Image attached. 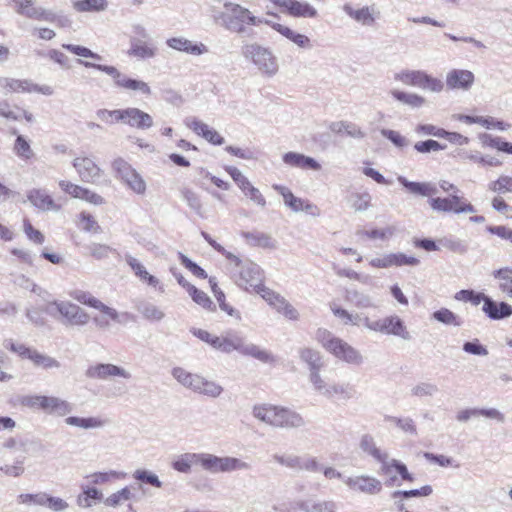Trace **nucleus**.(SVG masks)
<instances>
[{
  "label": "nucleus",
  "instance_id": "obj_1",
  "mask_svg": "<svg viewBox=\"0 0 512 512\" xmlns=\"http://www.w3.org/2000/svg\"><path fill=\"white\" fill-rule=\"evenodd\" d=\"M217 350L227 354L237 351L243 356L252 357L264 364L273 365L277 361L271 351L247 342L241 332L233 329L226 330L219 336Z\"/></svg>",
  "mask_w": 512,
  "mask_h": 512
},
{
  "label": "nucleus",
  "instance_id": "obj_2",
  "mask_svg": "<svg viewBox=\"0 0 512 512\" xmlns=\"http://www.w3.org/2000/svg\"><path fill=\"white\" fill-rule=\"evenodd\" d=\"M315 340L339 361L354 366H361L364 363V356L358 349L334 336L327 329L319 328L315 333Z\"/></svg>",
  "mask_w": 512,
  "mask_h": 512
},
{
  "label": "nucleus",
  "instance_id": "obj_3",
  "mask_svg": "<svg viewBox=\"0 0 512 512\" xmlns=\"http://www.w3.org/2000/svg\"><path fill=\"white\" fill-rule=\"evenodd\" d=\"M226 12L222 14L223 26L234 33L244 34L246 26L265 24L267 19L256 17L247 8L233 2L224 3Z\"/></svg>",
  "mask_w": 512,
  "mask_h": 512
},
{
  "label": "nucleus",
  "instance_id": "obj_4",
  "mask_svg": "<svg viewBox=\"0 0 512 512\" xmlns=\"http://www.w3.org/2000/svg\"><path fill=\"white\" fill-rule=\"evenodd\" d=\"M171 374L179 384L195 393L217 398L223 392L222 386L218 383L207 380L201 375L188 372L182 367H174Z\"/></svg>",
  "mask_w": 512,
  "mask_h": 512
},
{
  "label": "nucleus",
  "instance_id": "obj_5",
  "mask_svg": "<svg viewBox=\"0 0 512 512\" xmlns=\"http://www.w3.org/2000/svg\"><path fill=\"white\" fill-rule=\"evenodd\" d=\"M77 63L84 66L85 68L96 69L112 77L115 86L118 88L138 92L146 96L151 95L152 91L147 82L139 79L130 78L127 75L121 73L115 66L102 65L82 59H78Z\"/></svg>",
  "mask_w": 512,
  "mask_h": 512
},
{
  "label": "nucleus",
  "instance_id": "obj_6",
  "mask_svg": "<svg viewBox=\"0 0 512 512\" xmlns=\"http://www.w3.org/2000/svg\"><path fill=\"white\" fill-rule=\"evenodd\" d=\"M242 56L251 61L258 70L269 77L274 76L279 69L277 58L273 52L258 43H245L241 47Z\"/></svg>",
  "mask_w": 512,
  "mask_h": 512
},
{
  "label": "nucleus",
  "instance_id": "obj_7",
  "mask_svg": "<svg viewBox=\"0 0 512 512\" xmlns=\"http://www.w3.org/2000/svg\"><path fill=\"white\" fill-rule=\"evenodd\" d=\"M394 79L407 86L417 87L432 93H440L444 89V83L423 70L404 69L394 75Z\"/></svg>",
  "mask_w": 512,
  "mask_h": 512
},
{
  "label": "nucleus",
  "instance_id": "obj_8",
  "mask_svg": "<svg viewBox=\"0 0 512 512\" xmlns=\"http://www.w3.org/2000/svg\"><path fill=\"white\" fill-rule=\"evenodd\" d=\"M22 403L33 409H40L45 413L53 414L59 417L66 416L72 412V405L59 397L31 395L24 397Z\"/></svg>",
  "mask_w": 512,
  "mask_h": 512
},
{
  "label": "nucleus",
  "instance_id": "obj_9",
  "mask_svg": "<svg viewBox=\"0 0 512 512\" xmlns=\"http://www.w3.org/2000/svg\"><path fill=\"white\" fill-rule=\"evenodd\" d=\"M364 326L371 331L397 336L404 340L411 338L404 322L397 315H390L375 321L364 317Z\"/></svg>",
  "mask_w": 512,
  "mask_h": 512
},
{
  "label": "nucleus",
  "instance_id": "obj_10",
  "mask_svg": "<svg viewBox=\"0 0 512 512\" xmlns=\"http://www.w3.org/2000/svg\"><path fill=\"white\" fill-rule=\"evenodd\" d=\"M69 296L83 305L99 310L115 323L124 324L126 319L129 317V313L118 312L116 309L109 307L98 300L90 292L75 289L69 292Z\"/></svg>",
  "mask_w": 512,
  "mask_h": 512
},
{
  "label": "nucleus",
  "instance_id": "obj_11",
  "mask_svg": "<svg viewBox=\"0 0 512 512\" xmlns=\"http://www.w3.org/2000/svg\"><path fill=\"white\" fill-rule=\"evenodd\" d=\"M112 169L116 178L125 183L136 194H144L146 183L142 176L122 157H118L112 162Z\"/></svg>",
  "mask_w": 512,
  "mask_h": 512
},
{
  "label": "nucleus",
  "instance_id": "obj_12",
  "mask_svg": "<svg viewBox=\"0 0 512 512\" xmlns=\"http://www.w3.org/2000/svg\"><path fill=\"white\" fill-rule=\"evenodd\" d=\"M55 307L57 312L63 317L64 323L70 326H85L90 320L89 314L80 306L70 301H53L49 304L46 312L55 316L51 307Z\"/></svg>",
  "mask_w": 512,
  "mask_h": 512
},
{
  "label": "nucleus",
  "instance_id": "obj_13",
  "mask_svg": "<svg viewBox=\"0 0 512 512\" xmlns=\"http://www.w3.org/2000/svg\"><path fill=\"white\" fill-rule=\"evenodd\" d=\"M235 266L239 269L238 277L235 279L236 284L246 290L257 292L258 288L263 285V274L259 265L251 261H242L240 265Z\"/></svg>",
  "mask_w": 512,
  "mask_h": 512
},
{
  "label": "nucleus",
  "instance_id": "obj_14",
  "mask_svg": "<svg viewBox=\"0 0 512 512\" xmlns=\"http://www.w3.org/2000/svg\"><path fill=\"white\" fill-rule=\"evenodd\" d=\"M342 10L350 19L364 27L374 26L381 16L380 10L375 4L354 7L350 3H345Z\"/></svg>",
  "mask_w": 512,
  "mask_h": 512
},
{
  "label": "nucleus",
  "instance_id": "obj_15",
  "mask_svg": "<svg viewBox=\"0 0 512 512\" xmlns=\"http://www.w3.org/2000/svg\"><path fill=\"white\" fill-rule=\"evenodd\" d=\"M13 2L15 3V11L22 16L38 21H56L54 12L36 6L34 0H13Z\"/></svg>",
  "mask_w": 512,
  "mask_h": 512
},
{
  "label": "nucleus",
  "instance_id": "obj_16",
  "mask_svg": "<svg viewBox=\"0 0 512 512\" xmlns=\"http://www.w3.org/2000/svg\"><path fill=\"white\" fill-rule=\"evenodd\" d=\"M343 482L349 489L369 495H375L382 491L381 481L370 475L362 474L345 477Z\"/></svg>",
  "mask_w": 512,
  "mask_h": 512
},
{
  "label": "nucleus",
  "instance_id": "obj_17",
  "mask_svg": "<svg viewBox=\"0 0 512 512\" xmlns=\"http://www.w3.org/2000/svg\"><path fill=\"white\" fill-rule=\"evenodd\" d=\"M86 377L96 380H107L110 377L131 379L132 375L126 369L111 363L91 365L85 371Z\"/></svg>",
  "mask_w": 512,
  "mask_h": 512
},
{
  "label": "nucleus",
  "instance_id": "obj_18",
  "mask_svg": "<svg viewBox=\"0 0 512 512\" xmlns=\"http://www.w3.org/2000/svg\"><path fill=\"white\" fill-rule=\"evenodd\" d=\"M72 164L83 182L96 184L101 178L102 170L91 157H76Z\"/></svg>",
  "mask_w": 512,
  "mask_h": 512
},
{
  "label": "nucleus",
  "instance_id": "obj_19",
  "mask_svg": "<svg viewBox=\"0 0 512 512\" xmlns=\"http://www.w3.org/2000/svg\"><path fill=\"white\" fill-rule=\"evenodd\" d=\"M475 81L474 74L466 69H452L446 75L445 84L450 90L468 91Z\"/></svg>",
  "mask_w": 512,
  "mask_h": 512
},
{
  "label": "nucleus",
  "instance_id": "obj_20",
  "mask_svg": "<svg viewBox=\"0 0 512 512\" xmlns=\"http://www.w3.org/2000/svg\"><path fill=\"white\" fill-rule=\"evenodd\" d=\"M122 122L126 125L137 129H149L153 126V118L148 113L135 108L129 107L122 109Z\"/></svg>",
  "mask_w": 512,
  "mask_h": 512
},
{
  "label": "nucleus",
  "instance_id": "obj_21",
  "mask_svg": "<svg viewBox=\"0 0 512 512\" xmlns=\"http://www.w3.org/2000/svg\"><path fill=\"white\" fill-rule=\"evenodd\" d=\"M485 417L488 419L504 422L505 416L496 408H466L456 414V420L460 423H467L473 418Z\"/></svg>",
  "mask_w": 512,
  "mask_h": 512
},
{
  "label": "nucleus",
  "instance_id": "obj_22",
  "mask_svg": "<svg viewBox=\"0 0 512 512\" xmlns=\"http://www.w3.org/2000/svg\"><path fill=\"white\" fill-rule=\"evenodd\" d=\"M185 125L213 145H222L225 142L224 138L216 130L194 117L187 118Z\"/></svg>",
  "mask_w": 512,
  "mask_h": 512
},
{
  "label": "nucleus",
  "instance_id": "obj_23",
  "mask_svg": "<svg viewBox=\"0 0 512 512\" xmlns=\"http://www.w3.org/2000/svg\"><path fill=\"white\" fill-rule=\"evenodd\" d=\"M130 48L128 55L139 60L152 59L157 55L158 49L148 40H141L138 37H130Z\"/></svg>",
  "mask_w": 512,
  "mask_h": 512
},
{
  "label": "nucleus",
  "instance_id": "obj_24",
  "mask_svg": "<svg viewBox=\"0 0 512 512\" xmlns=\"http://www.w3.org/2000/svg\"><path fill=\"white\" fill-rule=\"evenodd\" d=\"M304 425L305 420L300 413L286 407H279L274 427L293 429L303 427Z\"/></svg>",
  "mask_w": 512,
  "mask_h": 512
},
{
  "label": "nucleus",
  "instance_id": "obj_25",
  "mask_svg": "<svg viewBox=\"0 0 512 512\" xmlns=\"http://www.w3.org/2000/svg\"><path fill=\"white\" fill-rule=\"evenodd\" d=\"M482 311L491 320H503L512 316V306L509 303L497 302L491 297L485 300Z\"/></svg>",
  "mask_w": 512,
  "mask_h": 512
},
{
  "label": "nucleus",
  "instance_id": "obj_26",
  "mask_svg": "<svg viewBox=\"0 0 512 512\" xmlns=\"http://www.w3.org/2000/svg\"><path fill=\"white\" fill-rule=\"evenodd\" d=\"M457 120L464 122L466 124H479L486 129H497L500 131L508 130L511 125L502 120H497L493 117H483V116H471L465 114H458L455 116Z\"/></svg>",
  "mask_w": 512,
  "mask_h": 512
},
{
  "label": "nucleus",
  "instance_id": "obj_27",
  "mask_svg": "<svg viewBox=\"0 0 512 512\" xmlns=\"http://www.w3.org/2000/svg\"><path fill=\"white\" fill-rule=\"evenodd\" d=\"M283 162L291 167L319 171L321 165L312 157L297 152H287L282 157Z\"/></svg>",
  "mask_w": 512,
  "mask_h": 512
},
{
  "label": "nucleus",
  "instance_id": "obj_28",
  "mask_svg": "<svg viewBox=\"0 0 512 512\" xmlns=\"http://www.w3.org/2000/svg\"><path fill=\"white\" fill-rule=\"evenodd\" d=\"M398 182L411 194L429 197L438 193L437 187L431 182L409 181L404 176H398Z\"/></svg>",
  "mask_w": 512,
  "mask_h": 512
},
{
  "label": "nucleus",
  "instance_id": "obj_29",
  "mask_svg": "<svg viewBox=\"0 0 512 512\" xmlns=\"http://www.w3.org/2000/svg\"><path fill=\"white\" fill-rule=\"evenodd\" d=\"M265 24L271 26L274 30L300 48L310 49L312 47L310 39L304 34L298 33L287 26L274 23L272 21H265Z\"/></svg>",
  "mask_w": 512,
  "mask_h": 512
},
{
  "label": "nucleus",
  "instance_id": "obj_30",
  "mask_svg": "<svg viewBox=\"0 0 512 512\" xmlns=\"http://www.w3.org/2000/svg\"><path fill=\"white\" fill-rule=\"evenodd\" d=\"M345 299L359 309H376L378 308L375 298L358 289H347Z\"/></svg>",
  "mask_w": 512,
  "mask_h": 512
},
{
  "label": "nucleus",
  "instance_id": "obj_31",
  "mask_svg": "<svg viewBox=\"0 0 512 512\" xmlns=\"http://www.w3.org/2000/svg\"><path fill=\"white\" fill-rule=\"evenodd\" d=\"M28 200L38 209L43 211H58L60 206L43 189H32L27 194Z\"/></svg>",
  "mask_w": 512,
  "mask_h": 512
},
{
  "label": "nucleus",
  "instance_id": "obj_32",
  "mask_svg": "<svg viewBox=\"0 0 512 512\" xmlns=\"http://www.w3.org/2000/svg\"><path fill=\"white\" fill-rule=\"evenodd\" d=\"M298 355L300 360L307 365L308 373L323 369L324 362L320 351L310 347H301L298 350Z\"/></svg>",
  "mask_w": 512,
  "mask_h": 512
},
{
  "label": "nucleus",
  "instance_id": "obj_33",
  "mask_svg": "<svg viewBox=\"0 0 512 512\" xmlns=\"http://www.w3.org/2000/svg\"><path fill=\"white\" fill-rule=\"evenodd\" d=\"M359 448L365 455L370 456L376 462H384L385 455L388 453L386 450H382L377 446L374 437L370 434H364L361 436Z\"/></svg>",
  "mask_w": 512,
  "mask_h": 512
},
{
  "label": "nucleus",
  "instance_id": "obj_34",
  "mask_svg": "<svg viewBox=\"0 0 512 512\" xmlns=\"http://www.w3.org/2000/svg\"><path fill=\"white\" fill-rule=\"evenodd\" d=\"M301 512H337V503L333 500H300L297 504Z\"/></svg>",
  "mask_w": 512,
  "mask_h": 512
},
{
  "label": "nucleus",
  "instance_id": "obj_35",
  "mask_svg": "<svg viewBox=\"0 0 512 512\" xmlns=\"http://www.w3.org/2000/svg\"><path fill=\"white\" fill-rule=\"evenodd\" d=\"M104 495L96 487L81 485V493L77 496V505L81 508H91L96 502H103Z\"/></svg>",
  "mask_w": 512,
  "mask_h": 512
},
{
  "label": "nucleus",
  "instance_id": "obj_36",
  "mask_svg": "<svg viewBox=\"0 0 512 512\" xmlns=\"http://www.w3.org/2000/svg\"><path fill=\"white\" fill-rule=\"evenodd\" d=\"M357 390L354 385L349 382H331L327 399H339L348 401L355 397Z\"/></svg>",
  "mask_w": 512,
  "mask_h": 512
},
{
  "label": "nucleus",
  "instance_id": "obj_37",
  "mask_svg": "<svg viewBox=\"0 0 512 512\" xmlns=\"http://www.w3.org/2000/svg\"><path fill=\"white\" fill-rule=\"evenodd\" d=\"M279 407L280 406L267 403L257 404L253 406L252 414L259 421L274 427L277 420Z\"/></svg>",
  "mask_w": 512,
  "mask_h": 512
},
{
  "label": "nucleus",
  "instance_id": "obj_38",
  "mask_svg": "<svg viewBox=\"0 0 512 512\" xmlns=\"http://www.w3.org/2000/svg\"><path fill=\"white\" fill-rule=\"evenodd\" d=\"M492 277L498 282L499 291L512 298V266H505L492 272Z\"/></svg>",
  "mask_w": 512,
  "mask_h": 512
},
{
  "label": "nucleus",
  "instance_id": "obj_39",
  "mask_svg": "<svg viewBox=\"0 0 512 512\" xmlns=\"http://www.w3.org/2000/svg\"><path fill=\"white\" fill-rule=\"evenodd\" d=\"M242 237L246 240L247 244L253 247L275 249L277 246V242L269 234L264 232H243Z\"/></svg>",
  "mask_w": 512,
  "mask_h": 512
},
{
  "label": "nucleus",
  "instance_id": "obj_40",
  "mask_svg": "<svg viewBox=\"0 0 512 512\" xmlns=\"http://www.w3.org/2000/svg\"><path fill=\"white\" fill-rule=\"evenodd\" d=\"M390 94L396 101L412 109L421 108L426 104V99L417 93L393 89Z\"/></svg>",
  "mask_w": 512,
  "mask_h": 512
},
{
  "label": "nucleus",
  "instance_id": "obj_41",
  "mask_svg": "<svg viewBox=\"0 0 512 512\" xmlns=\"http://www.w3.org/2000/svg\"><path fill=\"white\" fill-rule=\"evenodd\" d=\"M127 477V473L123 471L109 470L98 471L87 475L85 478L91 485H104L116 480H123Z\"/></svg>",
  "mask_w": 512,
  "mask_h": 512
},
{
  "label": "nucleus",
  "instance_id": "obj_42",
  "mask_svg": "<svg viewBox=\"0 0 512 512\" xmlns=\"http://www.w3.org/2000/svg\"><path fill=\"white\" fill-rule=\"evenodd\" d=\"M193 465L200 466V453L187 452L181 454L171 464L175 471L183 474L190 473Z\"/></svg>",
  "mask_w": 512,
  "mask_h": 512
},
{
  "label": "nucleus",
  "instance_id": "obj_43",
  "mask_svg": "<svg viewBox=\"0 0 512 512\" xmlns=\"http://www.w3.org/2000/svg\"><path fill=\"white\" fill-rule=\"evenodd\" d=\"M200 467L211 473H224V456H217L211 453H200Z\"/></svg>",
  "mask_w": 512,
  "mask_h": 512
},
{
  "label": "nucleus",
  "instance_id": "obj_44",
  "mask_svg": "<svg viewBox=\"0 0 512 512\" xmlns=\"http://www.w3.org/2000/svg\"><path fill=\"white\" fill-rule=\"evenodd\" d=\"M126 262L141 281L146 282L149 286L152 287H157L160 284L159 279L149 274L145 266L141 264L135 257L127 255Z\"/></svg>",
  "mask_w": 512,
  "mask_h": 512
},
{
  "label": "nucleus",
  "instance_id": "obj_45",
  "mask_svg": "<svg viewBox=\"0 0 512 512\" xmlns=\"http://www.w3.org/2000/svg\"><path fill=\"white\" fill-rule=\"evenodd\" d=\"M65 423L69 426L88 430L102 428L106 421L99 417L69 416L65 419Z\"/></svg>",
  "mask_w": 512,
  "mask_h": 512
},
{
  "label": "nucleus",
  "instance_id": "obj_46",
  "mask_svg": "<svg viewBox=\"0 0 512 512\" xmlns=\"http://www.w3.org/2000/svg\"><path fill=\"white\" fill-rule=\"evenodd\" d=\"M0 87L7 93H30L31 80L0 77Z\"/></svg>",
  "mask_w": 512,
  "mask_h": 512
},
{
  "label": "nucleus",
  "instance_id": "obj_47",
  "mask_svg": "<svg viewBox=\"0 0 512 512\" xmlns=\"http://www.w3.org/2000/svg\"><path fill=\"white\" fill-rule=\"evenodd\" d=\"M308 381L315 393L327 397L331 382L322 374V370H316L308 373Z\"/></svg>",
  "mask_w": 512,
  "mask_h": 512
},
{
  "label": "nucleus",
  "instance_id": "obj_48",
  "mask_svg": "<svg viewBox=\"0 0 512 512\" xmlns=\"http://www.w3.org/2000/svg\"><path fill=\"white\" fill-rule=\"evenodd\" d=\"M272 188L283 197L284 204L293 212L297 213L302 211L304 199L296 197L289 188L283 185L274 184Z\"/></svg>",
  "mask_w": 512,
  "mask_h": 512
},
{
  "label": "nucleus",
  "instance_id": "obj_49",
  "mask_svg": "<svg viewBox=\"0 0 512 512\" xmlns=\"http://www.w3.org/2000/svg\"><path fill=\"white\" fill-rule=\"evenodd\" d=\"M72 6L77 12H102L107 10V0H72Z\"/></svg>",
  "mask_w": 512,
  "mask_h": 512
},
{
  "label": "nucleus",
  "instance_id": "obj_50",
  "mask_svg": "<svg viewBox=\"0 0 512 512\" xmlns=\"http://www.w3.org/2000/svg\"><path fill=\"white\" fill-rule=\"evenodd\" d=\"M138 312L149 321H161L165 317V313L155 304L141 301L136 306Z\"/></svg>",
  "mask_w": 512,
  "mask_h": 512
},
{
  "label": "nucleus",
  "instance_id": "obj_51",
  "mask_svg": "<svg viewBox=\"0 0 512 512\" xmlns=\"http://www.w3.org/2000/svg\"><path fill=\"white\" fill-rule=\"evenodd\" d=\"M133 494L130 487L125 486L120 490L110 494L106 498H103V504L107 507L117 508L126 501L132 498Z\"/></svg>",
  "mask_w": 512,
  "mask_h": 512
},
{
  "label": "nucleus",
  "instance_id": "obj_52",
  "mask_svg": "<svg viewBox=\"0 0 512 512\" xmlns=\"http://www.w3.org/2000/svg\"><path fill=\"white\" fill-rule=\"evenodd\" d=\"M454 298L457 301L470 302L471 304L477 306L481 302H483V305H485V300L489 298V296L485 295L482 292H475L474 290L463 289L458 291L455 294Z\"/></svg>",
  "mask_w": 512,
  "mask_h": 512
},
{
  "label": "nucleus",
  "instance_id": "obj_53",
  "mask_svg": "<svg viewBox=\"0 0 512 512\" xmlns=\"http://www.w3.org/2000/svg\"><path fill=\"white\" fill-rule=\"evenodd\" d=\"M289 15L293 17L314 18L317 16V10L307 2L294 0L292 7H290Z\"/></svg>",
  "mask_w": 512,
  "mask_h": 512
},
{
  "label": "nucleus",
  "instance_id": "obj_54",
  "mask_svg": "<svg viewBox=\"0 0 512 512\" xmlns=\"http://www.w3.org/2000/svg\"><path fill=\"white\" fill-rule=\"evenodd\" d=\"M396 232V228L394 226H387L382 229H372V230H358L356 234L361 237H367L372 240L380 239L387 240L392 237Z\"/></svg>",
  "mask_w": 512,
  "mask_h": 512
},
{
  "label": "nucleus",
  "instance_id": "obj_55",
  "mask_svg": "<svg viewBox=\"0 0 512 512\" xmlns=\"http://www.w3.org/2000/svg\"><path fill=\"white\" fill-rule=\"evenodd\" d=\"M438 243L442 247H444L454 253L465 254L468 251L467 243L465 241H463L459 238L453 237V236L443 237L438 240Z\"/></svg>",
  "mask_w": 512,
  "mask_h": 512
},
{
  "label": "nucleus",
  "instance_id": "obj_56",
  "mask_svg": "<svg viewBox=\"0 0 512 512\" xmlns=\"http://www.w3.org/2000/svg\"><path fill=\"white\" fill-rule=\"evenodd\" d=\"M30 361L36 366L43 369H52V368H59L60 362L56 360L55 358L48 356L46 354L40 353L35 349L34 352H32V357Z\"/></svg>",
  "mask_w": 512,
  "mask_h": 512
},
{
  "label": "nucleus",
  "instance_id": "obj_57",
  "mask_svg": "<svg viewBox=\"0 0 512 512\" xmlns=\"http://www.w3.org/2000/svg\"><path fill=\"white\" fill-rule=\"evenodd\" d=\"M3 346L10 350L13 353H16L19 357L23 359L30 360L32 357V352L35 351V349L26 346L23 343L15 342L13 339L8 338L3 341Z\"/></svg>",
  "mask_w": 512,
  "mask_h": 512
},
{
  "label": "nucleus",
  "instance_id": "obj_58",
  "mask_svg": "<svg viewBox=\"0 0 512 512\" xmlns=\"http://www.w3.org/2000/svg\"><path fill=\"white\" fill-rule=\"evenodd\" d=\"M432 318L445 325L460 326L462 320L447 308H441L432 314Z\"/></svg>",
  "mask_w": 512,
  "mask_h": 512
},
{
  "label": "nucleus",
  "instance_id": "obj_59",
  "mask_svg": "<svg viewBox=\"0 0 512 512\" xmlns=\"http://www.w3.org/2000/svg\"><path fill=\"white\" fill-rule=\"evenodd\" d=\"M256 294L260 295L268 303V305L273 307L275 310L281 304H283V301L285 300L283 296L266 287L264 284L258 288Z\"/></svg>",
  "mask_w": 512,
  "mask_h": 512
},
{
  "label": "nucleus",
  "instance_id": "obj_60",
  "mask_svg": "<svg viewBox=\"0 0 512 512\" xmlns=\"http://www.w3.org/2000/svg\"><path fill=\"white\" fill-rule=\"evenodd\" d=\"M132 476L135 480L149 484L155 488H161L163 485L155 473L146 469H137L133 472Z\"/></svg>",
  "mask_w": 512,
  "mask_h": 512
},
{
  "label": "nucleus",
  "instance_id": "obj_61",
  "mask_svg": "<svg viewBox=\"0 0 512 512\" xmlns=\"http://www.w3.org/2000/svg\"><path fill=\"white\" fill-rule=\"evenodd\" d=\"M488 189L498 194L512 193V177L501 175L497 180L488 184Z\"/></svg>",
  "mask_w": 512,
  "mask_h": 512
},
{
  "label": "nucleus",
  "instance_id": "obj_62",
  "mask_svg": "<svg viewBox=\"0 0 512 512\" xmlns=\"http://www.w3.org/2000/svg\"><path fill=\"white\" fill-rule=\"evenodd\" d=\"M251 465L237 457L224 456V473H232L237 471H248Z\"/></svg>",
  "mask_w": 512,
  "mask_h": 512
},
{
  "label": "nucleus",
  "instance_id": "obj_63",
  "mask_svg": "<svg viewBox=\"0 0 512 512\" xmlns=\"http://www.w3.org/2000/svg\"><path fill=\"white\" fill-rule=\"evenodd\" d=\"M241 191L244 194V196L247 197L253 204L257 205L260 208L266 207L265 197L260 192V190L256 188L251 182H249Z\"/></svg>",
  "mask_w": 512,
  "mask_h": 512
},
{
  "label": "nucleus",
  "instance_id": "obj_64",
  "mask_svg": "<svg viewBox=\"0 0 512 512\" xmlns=\"http://www.w3.org/2000/svg\"><path fill=\"white\" fill-rule=\"evenodd\" d=\"M351 198L352 208L356 212H364L371 207L372 196L370 195L369 192L353 193L351 195Z\"/></svg>",
  "mask_w": 512,
  "mask_h": 512
}]
</instances>
